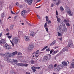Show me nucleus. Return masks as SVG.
<instances>
[{"label":"nucleus","mask_w":74,"mask_h":74,"mask_svg":"<svg viewBox=\"0 0 74 74\" xmlns=\"http://www.w3.org/2000/svg\"><path fill=\"white\" fill-rule=\"evenodd\" d=\"M18 53V51H16L13 52L12 53H7V55L9 57H14V56L16 55V54Z\"/></svg>","instance_id":"nucleus-1"},{"label":"nucleus","mask_w":74,"mask_h":74,"mask_svg":"<svg viewBox=\"0 0 74 74\" xmlns=\"http://www.w3.org/2000/svg\"><path fill=\"white\" fill-rule=\"evenodd\" d=\"M40 52V50H38L36 52H33L32 53V55H34L35 56H37L35 57V58H38V56H39V55H40V54L41 53H42V52Z\"/></svg>","instance_id":"nucleus-2"},{"label":"nucleus","mask_w":74,"mask_h":74,"mask_svg":"<svg viewBox=\"0 0 74 74\" xmlns=\"http://www.w3.org/2000/svg\"><path fill=\"white\" fill-rule=\"evenodd\" d=\"M19 39V38L18 37H15L13 39L12 42L14 44H17L18 42Z\"/></svg>","instance_id":"nucleus-3"},{"label":"nucleus","mask_w":74,"mask_h":74,"mask_svg":"<svg viewBox=\"0 0 74 74\" xmlns=\"http://www.w3.org/2000/svg\"><path fill=\"white\" fill-rule=\"evenodd\" d=\"M5 60L9 62H12V60L11 59H9V57L8 56V55H6L4 57Z\"/></svg>","instance_id":"nucleus-4"},{"label":"nucleus","mask_w":74,"mask_h":74,"mask_svg":"<svg viewBox=\"0 0 74 74\" xmlns=\"http://www.w3.org/2000/svg\"><path fill=\"white\" fill-rule=\"evenodd\" d=\"M17 66H21V67H23V66H25V67H27L28 66V64H23L22 63H17L16 64Z\"/></svg>","instance_id":"nucleus-5"},{"label":"nucleus","mask_w":74,"mask_h":74,"mask_svg":"<svg viewBox=\"0 0 74 74\" xmlns=\"http://www.w3.org/2000/svg\"><path fill=\"white\" fill-rule=\"evenodd\" d=\"M27 13V11L26 10H23L21 12V16H23L24 18H26V13Z\"/></svg>","instance_id":"nucleus-6"},{"label":"nucleus","mask_w":74,"mask_h":74,"mask_svg":"<svg viewBox=\"0 0 74 74\" xmlns=\"http://www.w3.org/2000/svg\"><path fill=\"white\" fill-rule=\"evenodd\" d=\"M51 55L50 54H49L45 56L44 57V58L43 59V60L45 62H46L48 60V57H51Z\"/></svg>","instance_id":"nucleus-7"},{"label":"nucleus","mask_w":74,"mask_h":74,"mask_svg":"<svg viewBox=\"0 0 74 74\" xmlns=\"http://www.w3.org/2000/svg\"><path fill=\"white\" fill-rule=\"evenodd\" d=\"M34 48V46L33 45H29L28 47V50L32 51L33 50Z\"/></svg>","instance_id":"nucleus-8"},{"label":"nucleus","mask_w":74,"mask_h":74,"mask_svg":"<svg viewBox=\"0 0 74 74\" xmlns=\"http://www.w3.org/2000/svg\"><path fill=\"white\" fill-rule=\"evenodd\" d=\"M68 45L69 47H71L73 46V42L72 41L70 40L68 42Z\"/></svg>","instance_id":"nucleus-9"},{"label":"nucleus","mask_w":74,"mask_h":74,"mask_svg":"<svg viewBox=\"0 0 74 74\" xmlns=\"http://www.w3.org/2000/svg\"><path fill=\"white\" fill-rule=\"evenodd\" d=\"M5 48L7 49H11V48L10 46L8 45L7 43L5 44Z\"/></svg>","instance_id":"nucleus-10"},{"label":"nucleus","mask_w":74,"mask_h":74,"mask_svg":"<svg viewBox=\"0 0 74 74\" xmlns=\"http://www.w3.org/2000/svg\"><path fill=\"white\" fill-rule=\"evenodd\" d=\"M36 35V33L33 31L31 32L30 34V35L32 37H34Z\"/></svg>","instance_id":"nucleus-11"},{"label":"nucleus","mask_w":74,"mask_h":74,"mask_svg":"<svg viewBox=\"0 0 74 74\" xmlns=\"http://www.w3.org/2000/svg\"><path fill=\"white\" fill-rule=\"evenodd\" d=\"M35 1L36 0H28V4L30 5L32 4V3H33V1Z\"/></svg>","instance_id":"nucleus-12"},{"label":"nucleus","mask_w":74,"mask_h":74,"mask_svg":"<svg viewBox=\"0 0 74 74\" xmlns=\"http://www.w3.org/2000/svg\"><path fill=\"white\" fill-rule=\"evenodd\" d=\"M67 51V48L66 47H65L62 49L61 51L62 52H64Z\"/></svg>","instance_id":"nucleus-13"},{"label":"nucleus","mask_w":74,"mask_h":74,"mask_svg":"<svg viewBox=\"0 0 74 74\" xmlns=\"http://www.w3.org/2000/svg\"><path fill=\"white\" fill-rule=\"evenodd\" d=\"M56 18L57 19V21L58 23H60V21L61 20V19L59 17H58V16H56Z\"/></svg>","instance_id":"nucleus-14"},{"label":"nucleus","mask_w":74,"mask_h":74,"mask_svg":"<svg viewBox=\"0 0 74 74\" xmlns=\"http://www.w3.org/2000/svg\"><path fill=\"white\" fill-rule=\"evenodd\" d=\"M67 12H68L69 15V16H72V15H73V13L72 12H71L69 11H68Z\"/></svg>","instance_id":"nucleus-15"},{"label":"nucleus","mask_w":74,"mask_h":74,"mask_svg":"<svg viewBox=\"0 0 74 74\" xmlns=\"http://www.w3.org/2000/svg\"><path fill=\"white\" fill-rule=\"evenodd\" d=\"M49 68L50 69H53V66L52 64L50 65L49 66Z\"/></svg>","instance_id":"nucleus-16"},{"label":"nucleus","mask_w":74,"mask_h":74,"mask_svg":"<svg viewBox=\"0 0 74 74\" xmlns=\"http://www.w3.org/2000/svg\"><path fill=\"white\" fill-rule=\"evenodd\" d=\"M18 35L20 36V35H23V32L19 31L18 32Z\"/></svg>","instance_id":"nucleus-17"},{"label":"nucleus","mask_w":74,"mask_h":74,"mask_svg":"<svg viewBox=\"0 0 74 74\" xmlns=\"http://www.w3.org/2000/svg\"><path fill=\"white\" fill-rule=\"evenodd\" d=\"M59 70H60V69L58 66H57L55 69V71H59Z\"/></svg>","instance_id":"nucleus-18"},{"label":"nucleus","mask_w":74,"mask_h":74,"mask_svg":"<svg viewBox=\"0 0 74 74\" xmlns=\"http://www.w3.org/2000/svg\"><path fill=\"white\" fill-rule=\"evenodd\" d=\"M25 39L26 41H29L30 40V39L27 36H25Z\"/></svg>","instance_id":"nucleus-19"},{"label":"nucleus","mask_w":74,"mask_h":74,"mask_svg":"<svg viewBox=\"0 0 74 74\" xmlns=\"http://www.w3.org/2000/svg\"><path fill=\"white\" fill-rule=\"evenodd\" d=\"M58 67L60 68V69H61L63 68V66L62 65H59L58 66Z\"/></svg>","instance_id":"nucleus-20"},{"label":"nucleus","mask_w":74,"mask_h":74,"mask_svg":"<svg viewBox=\"0 0 74 74\" xmlns=\"http://www.w3.org/2000/svg\"><path fill=\"white\" fill-rule=\"evenodd\" d=\"M56 43V40H55L52 42V43H51L50 45V46H52L53 45H54Z\"/></svg>","instance_id":"nucleus-21"},{"label":"nucleus","mask_w":74,"mask_h":74,"mask_svg":"<svg viewBox=\"0 0 74 74\" xmlns=\"http://www.w3.org/2000/svg\"><path fill=\"white\" fill-rule=\"evenodd\" d=\"M62 64L64 65V66H67V63L65 62H62Z\"/></svg>","instance_id":"nucleus-22"},{"label":"nucleus","mask_w":74,"mask_h":74,"mask_svg":"<svg viewBox=\"0 0 74 74\" xmlns=\"http://www.w3.org/2000/svg\"><path fill=\"white\" fill-rule=\"evenodd\" d=\"M3 1H0V7H3Z\"/></svg>","instance_id":"nucleus-23"},{"label":"nucleus","mask_w":74,"mask_h":74,"mask_svg":"<svg viewBox=\"0 0 74 74\" xmlns=\"http://www.w3.org/2000/svg\"><path fill=\"white\" fill-rule=\"evenodd\" d=\"M1 42H2V44H5L6 43H5V40L4 39H2L1 40Z\"/></svg>","instance_id":"nucleus-24"},{"label":"nucleus","mask_w":74,"mask_h":74,"mask_svg":"<svg viewBox=\"0 0 74 74\" xmlns=\"http://www.w3.org/2000/svg\"><path fill=\"white\" fill-rule=\"evenodd\" d=\"M30 63L31 64H34L35 61L33 60H32L30 61Z\"/></svg>","instance_id":"nucleus-25"},{"label":"nucleus","mask_w":74,"mask_h":74,"mask_svg":"<svg viewBox=\"0 0 74 74\" xmlns=\"http://www.w3.org/2000/svg\"><path fill=\"white\" fill-rule=\"evenodd\" d=\"M58 52V51H54L52 53H51V54L52 55H55L56 53H57Z\"/></svg>","instance_id":"nucleus-26"},{"label":"nucleus","mask_w":74,"mask_h":74,"mask_svg":"<svg viewBox=\"0 0 74 74\" xmlns=\"http://www.w3.org/2000/svg\"><path fill=\"white\" fill-rule=\"evenodd\" d=\"M12 61L13 62H15V63H18V60H14L13 59L12 60Z\"/></svg>","instance_id":"nucleus-27"},{"label":"nucleus","mask_w":74,"mask_h":74,"mask_svg":"<svg viewBox=\"0 0 74 74\" xmlns=\"http://www.w3.org/2000/svg\"><path fill=\"white\" fill-rule=\"evenodd\" d=\"M13 28H14V25H11L10 27V30H12V29H13Z\"/></svg>","instance_id":"nucleus-28"},{"label":"nucleus","mask_w":74,"mask_h":74,"mask_svg":"<svg viewBox=\"0 0 74 74\" xmlns=\"http://www.w3.org/2000/svg\"><path fill=\"white\" fill-rule=\"evenodd\" d=\"M60 9L61 11H64V9L63 8V7L61 6L60 8Z\"/></svg>","instance_id":"nucleus-29"},{"label":"nucleus","mask_w":74,"mask_h":74,"mask_svg":"<svg viewBox=\"0 0 74 74\" xmlns=\"http://www.w3.org/2000/svg\"><path fill=\"white\" fill-rule=\"evenodd\" d=\"M11 74H15V73L14 71H11L10 72Z\"/></svg>","instance_id":"nucleus-30"},{"label":"nucleus","mask_w":74,"mask_h":74,"mask_svg":"<svg viewBox=\"0 0 74 74\" xmlns=\"http://www.w3.org/2000/svg\"><path fill=\"white\" fill-rule=\"evenodd\" d=\"M61 55V53H59L57 55L56 57H56H58V56H60Z\"/></svg>","instance_id":"nucleus-31"},{"label":"nucleus","mask_w":74,"mask_h":74,"mask_svg":"<svg viewBox=\"0 0 74 74\" xmlns=\"http://www.w3.org/2000/svg\"><path fill=\"white\" fill-rule=\"evenodd\" d=\"M48 23L47 22H46L45 23V24L44 25V27L45 28H46V27L47 26V24Z\"/></svg>","instance_id":"nucleus-32"},{"label":"nucleus","mask_w":74,"mask_h":74,"mask_svg":"<svg viewBox=\"0 0 74 74\" xmlns=\"http://www.w3.org/2000/svg\"><path fill=\"white\" fill-rule=\"evenodd\" d=\"M1 17H4V16H5V14H4V13H2L1 15Z\"/></svg>","instance_id":"nucleus-33"},{"label":"nucleus","mask_w":74,"mask_h":74,"mask_svg":"<svg viewBox=\"0 0 74 74\" xmlns=\"http://www.w3.org/2000/svg\"><path fill=\"white\" fill-rule=\"evenodd\" d=\"M66 25L67 26H70V23H69V22L66 23Z\"/></svg>","instance_id":"nucleus-34"},{"label":"nucleus","mask_w":74,"mask_h":74,"mask_svg":"<svg viewBox=\"0 0 74 74\" xmlns=\"http://www.w3.org/2000/svg\"><path fill=\"white\" fill-rule=\"evenodd\" d=\"M71 66L73 68H74V62H73L71 64Z\"/></svg>","instance_id":"nucleus-35"},{"label":"nucleus","mask_w":74,"mask_h":74,"mask_svg":"<svg viewBox=\"0 0 74 74\" xmlns=\"http://www.w3.org/2000/svg\"><path fill=\"white\" fill-rule=\"evenodd\" d=\"M10 42H11L12 46H13L14 47V44H14V42H12V41H11V40H10Z\"/></svg>","instance_id":"nucleus-36"},{"label":"nucleus","mask_w":74,"mask_h":74,"mask_svg":"<svg viewBox=\"0 0 74 74\" xmlns=\"http://www.w3.org/2000/svg\"><path fill=\"white\" fill-rule=\"evenodd\" d=\"M64 22H65V23H68V22H69V21H67V20L65 19L64 20Z\"/></svg>","instance_id":"nucleus-37"},{"label":"nucleus","mask_w":74,"mask_h":74,"mask_svg":"<svg viewBox=\"0 0 74 74\" xmlns=\"http://www.w3.org/2000/svg\"><path fill=\"white\" fill-rule=\"evenodd\" d=\"M45 18H46V21H48V19H49L48 16H46L45 17Z\"/></svg>","instance_id":"nucleus-38"},{"label":"nucleus","mask_w":74,"mask_h":74,"mask_svg":"<svg viewBox=\"0 0 74 74\" xmlns=\"http://www.w3.org/2000/svg\"><path fill=\"white\" fill-rule=\"evenodd\" d=\"M64 32H67V28H65L64 29Z\"/></svg>","instance_id":"nucleus-39"},{"label":"nucleus","mask_w":74,"mask_h":74,"mask_svg":"<svg viewBox=\"0 0 74 74\" xmlns=\"http://www.w3.org/2000/svg\"><path fill=\"white\" fill-rule=\"evenodd\" d=\"M50 50H51V49L48 48L46 49V51L47 52H48V51H50Z\"/></svg>","instance_id":"nucleus-40"},{"label":"nucleus","mask_w":74,"mask_h":74,"mask_svg":"<svg viewBox=\"0 0 74 74\" xmlns=\"http://www.w3.org/2000/svg\"><path fill=\"white\" fill-rule=\"evenodd\" d=\"M18 55H22V53L21 52H18Z\"/></svg>","instance_id":"nucleus-41"},{"label":"nucleus","mask_w":74,"mask_h":74,"mask_svg":"<svg viewBox=\"0 0 74 74\" xmlns=\"http://www.w3.org/2000/svg\"><path fill=\"white\" fill-rule=\"evenodd\" d=\"M19 7L20 8H23V6L22 5H20L19 6Z\"/></svg>","instance_id":"nucleus-42"},{"label":"nucleus","mask_w":74,"mask_h":74,"mask_svg":"<svg viewBox=\"0 0 74 74\" xmlns=\"http://www.w3.org/2000/svg\"><path fill=\"white\" fill-rule=\"evenodd\" d=\"M27 22V24L28 25H29V26H33V25H31L30 23H28V22Z\"/></svg>","instance_id":"nucleus-43"},{"label":"nucleus","mask_w":74,"mask_h":74,"mask_svg":"<svg viewBox=\"0 0 74 74\" xmlns=\"http://www.w3.org/2000/svg\"><path fill=\"white\" fill-rule=\"evenodd\" d=\"M47 22V23H48V24L51 23V21L50 20L48 21Z\"/></svg>","instance_id":"nucleus-44"},{"label":"nucleus","mask_w":74,"mask_h":74,"mask_svg":"<svg viewBox=\"0 0 74 74\" xmlns=\"http://www.w3.org/2000/svg\"><path fill=\"white\" fill-rule=\"evenodd\" d=\"M45 28V29H46V32H48V28H47V27Z\"/></svg>","instance_id":"nucleus-45"},{"label":"nucleus","mask_w":74,"mask_h":74,"mask_svg":"<svg viewBox=\"0 0 74 74\" xmlns=\"http://www.w3.org/2000/svg\"><path fill=\"white\" fill-rule=\"evenodd\" d=\"M35 69H36V67H35L34 66H33L32 67V70Z\"/></svg>","instance_id":"nucleus-46"},{"label":"nucleus","mask_w":74,"mask_h":74,"mask_svg":"<svg viewBox=\"0 0 74 74\" xmlns=\"http://www.w3.org/2000/svg\"><path fill=\"white\" fill-rule=\"evenodd\" d=\"M40 67H35V69H40Z\"/></svg>","instance_id":"nucleus-47"},{"label":"nucleus","mask_w":74,"mask_h":74,"mask_svg":"<svg viewBox=\"0 0 74 74\" xmlns=\"http://www.w3.org/2000/svg\"><path fill=\"white\" fill-rule=\"evenodd\" d=\"M8 38H11V37H12V36H8Z\"/></svg>","instance_id":"nucleus-48"},{"label":"nucleus","mask_w":74,"mask_h":74,"mask_svg":"<svg viewBox=\"0 0 74 74\" xmlns=\"http://www.w3.org/2000/svg\"><path fill=\"white\" fill-rule=\"evenodd\" d=\"M56 14L57 15H58V11L56 10Z\"/></svg>","instance_id":"nucleus-49"},{"label":"nucleus","mask_w":74,"mask_h":74,"mask_svg":"<svg viewBox=\"0 0 74 74\" xmlns=\"http://www.w3.org/2000/svg\"><path fill=\"white\" fill-rule=\"evenodd\" d=\"M0 55H1V56H4V55H5V54L1 53H0Z\"/></svg>","instance_id":"nucleus-50"},{"label":"nucleus","mask_w":74,"mask_h":74,"mask_svg":"<svg viewBox=\"0 0 74 74\" xmlns=\"http://www.w3.org/2000/svg\"><path fill=\"white\" fill-rule=\"evenodd\" d=\"M33 72H35V71H36V69H33Z\"/></svg>","instance_id":"nucleus-51"},{"label":"nucleus","mask_w":74,"mask_h":74,"mask_svg":"<svg viewBox=\"0 0 74 74\" xmlns=\"http://www.w3.org/2000/svg\"><path fill=\"white\" fill-rule=\"evenodd\" d=\"M61 34L59 32L58 33V36H60Z\"/></svg>","instance_id":"nucleus-52"},{"label":"nucleus","mask_w":74,"mask_h":74,"mask_svg":"<svg viewBox=\"0 0 74 74\" xmlns=\"http://www.w3.org/2000/svg\"><path fill=\"white\" fill-rule=\"evenodd\" d=\"M53 52V50H51L50 51V54H51V53L52 54V53Z\"/></svg>","instance_id":"nucleus-53"},{"label":"nucleus","mask_w":74,"mask_h":74,"mask_svg":"<svg viewBox=\"0 0 74 74\" xmlns=\"http://www.w3.org/2000/svg\"><path fill=\"white\" fill-rule=\"evenodd\" d=\"M37 16L39 19H40V16L38 15H37Z\"/></svg>","instance_id":"nucleus-54"},{"label":"nucleus","mask_w":74,"mask_h":74,"mask_svg":"<svg viewBox=\"0 0 74 74\" xmlns=\"http://www.w3.org/2000/svg\"><path fill=\"white\" fill-rule=\"evenodd\" d=\"M25 74H30V72H26Z\"/></svg>","instance_id":"nucleus-55"},{"label":"nucleus","mask_w":74,"mask_h":74,"mask_svg":"<svg viewBox=\"0 0 74 74\" xmlns=\"http://www.w3.org/2000/svg\"><path fill=\"white\" fill-rule=\"evenodd\" d=\"M59 40H60V41H62V38H59Z\"/></svg>","instance_id":"nucleus-56"},{"label":"nucleus","mask_w":74,"mask_h":74,"mask_svg":"<svg viewBox=\"0 0 74 74\" xmlns=\"http://www.w3.org/2000/svg\"><path fill=\"white\" fill-rule=\"evenodd\" d=\"M25 1L26 3H28V0H25Z\"/></svg>","instance_id":"nucleus-57"},{"label":"nucleus","mask_w":74,"mask_h":74,"mask_svg":"<svg viewBox=\"0 0 74 74\" xmlns=\"http://www.w3.org/2000/svg\"><path fill=\"white\" fill-rule=\"evenodd\" d=\"M60 3H61L60 0H59L58 1V3H59V4H60Z\"/></svg>","instance_id":"nucleus-58"},{"label":"nucleus","mask_w":74,"mask_h":74,"mask_svg":"<svg viewBox=\"0 0 74 74\" xmlns=\"http://www.w3.org/2000/svg\"><path fill=\"white\" fill-rule=\"evenodd\" d=\"M11 13L12 14H15V13H14L12 11H11Z\"/></svg>","instance_id":"nucleus-59"},{"label":"nucleus","mask_w":74,"mask_h":74,"mask_svg":"<svg viewBox=\"0 0 74 74\" xmlns=\"http://www.w3.org/2000/svg\"><path fill=\"white\" fill-rule=\"evenodd\" d=\"M40 7H41V6H40L38 7H36V8H40Z\"/></svg>","instance_id":"nucleus-60"},{"label":"nucleus","mask_w":74,"mask_h":74,"mask_svg":"<svg viewBox=\"0 0 74 74\" xmlns=\"http://www.w3.org/2000/svg\"><path fill=\"white\" fill-rule=\"evenodd\" d=\"M44 48H45V49H47V48H48V46H47Z\"/></svg>","instance_id":"nucleus-61"},{"label":"nucleus","mask_w":74,"mask_h":74,"mask_svg":"<svg viewBox=\"0 0 74 74\" xmlns=\"http://www.w3.org/2000/svg\"><path fill=\"white\" fill-rule=\"evenodd\" d=\"M0 44H1H1H3L2 42H1V40L0 41Z\"/></svg>","instance_id":"nucleus-62"},{"label":"nucleus","mask_w":74,"mask_h":74,"mask_svg":"<svg viewBox=\"0 0 74 74\" xmlns=\"http://www.w3.org/2000/svg\"><path fill=\"white\" fill-rule=\"evenodd\" d=\"M59 3H58V2H56V5H59Z\"/></svg>","instance_id":"nucleus-63"},{"label":"nucleus","mask_w":74,"mask_h":74,"mask_svg":"<svg viewBox=\"0 0 74 74\" xmlns=\"http://www.w3.org/2000/svg\"><path fill=\"white\" fill-rule=\"evenodd\" d=\"M16 5H18V3L17 2L16 3Z\"/></svg>","instance_id":"nucleus-64"}]
</instances>
